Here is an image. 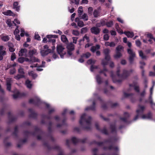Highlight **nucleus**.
<instances>
[{
    "mask_svg": "<svg viewBox=\"0 0 155 155\" xmlns=\"http://www.w3.org/2000/svg\"><path fill=\"white\" fill-rule=\"evenodd\" d=\"M18 26H16V28L14 31V34L15 35H17V34H18L19 33V30L18 29Z\"/></svg>",
    "mask_w": 155,
    "mask_h": 155,
    "instance_id": "obj_58",
    "label": "nucleus"
},
{
    "mask_svg": "<svg viewBox=\"0 0 155 155\" xmlns=\"http://www.w3.org/2000/svg\"><path fill=\"white\" fill-rule=\"evenodd\" d=\"M113 23L112 21H110L106 23L105 22V25L108 27H111L113 25Z\"/></svg>",
    "mask_w": 155,
    "mask_h": 155,
    "instance_id": "obj_41",
    "label": "nucleus"
},
{
    "mask_svg": "<svg viewBox=\"0 0 155 155\" xmlns=\"http://www.w3.org/2000/svg\"><path fill=\"white\" fill-rule=\"evenodd\" d=\"M144 108H145L144 106H139V109L137 110L136 111L137 115L134 118V120H136L138 119V116L139 115L142 114L143 111L144 110Z\"/></svg>",
    "mask_w": 155,
    "mask_h": 155,
    "instance_id": "obj_6",
    "label": "nucleus"
},
{
    "mask_svg": "<svg viewBox=\"0 0 155 155\" xmlns=\"http://www.w3.org/2000/svg\"><path fill=\"white\" fill-rule=\"evenodd\" d=\"M96 62V60H93L92 59H90L88 60L87 61V63L89 64H95Z\"/></svg>",
    "mask_w": 155,
    "mask_h": 155,
    "instance_id": "obj_37",
    "label": "nucleus"
},
{
    "mask_svg": "<svg viewBox=\"0 0 155 155\" xmlns=\"http://www.w3.org/2000/svg\"><path fill=\"white\" fill-rule=\"evenodd\" d=\"M104 45L106 47L110 46V47H114L115 46L116 44L113 41L110 42L107 41L105 42Z\"/></svg>",
    "mask_w": 155,
    "mask_h": 155,
    "instance_id": "obj_14",
    "label": "nucleus"
},
{
    "mask_svg": "<svg viewBox=\"0 0 155 155\" xmlns=\"http://www.w3.org/2000/svg\"><path fill=\"white\" fill-rule=\"evenodd\" d=\"M104 39L106 41H107L109 39V36L107 34H105L103 37Z\"/></svg>",
    "mask_w": 155,
    "mask_h": 155,
    "instance_id": "obj_62",
    "label": "nucleus"
},
{
    "mask_svg": "<svg viewBox=\"0 0 155 155\" xmlns=\"http://www.w3.org/2000/svg\"><path fill=\"white\" fill-rule=\"evenodd\" d=\"M124 51L123 47L120 45H118L116 48V51L121 52Z\"/></svg>",
    "mask_w": 155,
    "mask_h": 155,
    "instance_id": "obj_26",
    "label": "nucleus"
},
{
    "mask_svg": "<svg viewBox=\"0 0 155 155\" xmlns=\"http://www.w3.org/2000/svg\"><path fill=\"white\" fill-rule=\"evenodd\" d=\"M1 39L4 41H8L10 38L8 35L4 36H1Z\"/></svg>",
    "mask_w": 155,
    "mask_h": 155,
    "instance_id": "obj_34",
    "label": "nucleus"
},
{
    "mask_svg": "<svg viewBox=\"0 0 155 155\" xmlns=\"http://www.w3.org/2000/svg\"><path fill=\"white\" fill-rule=\"evenodd\" d=\"M109 61V60H107L105 59H103L102 61L101 64L104 66L107 64L108 61Z\"/></svg>",
    "mask_w": 155,
    "mask_h": 155,
    "instance_id": "obj_40",
    "label": "nucleus"
},
{
    "mask_svg": "<svg viewBox=\"0 0 155 155\" xmlns=\"http://www.w3.org/2000/svg\"><path fill=\"white\" fill-rule=\"evenodd\" d=\"M135 57L136 56H129V61L130 63H132L133 62L134 58H135Z\"/></svg>",
    "mask_w": 155,
    "mask_h": 155,
    "instance_id": "obj_53",
    "label": "nucleus"
},
{
    "mask_svg": "<svg viewBox=\"0 0 155 155\" xmlns=\"http://www.w3.org/2000/svg\"><path fill=\"white\" fill-rule=\"evenodd\" d=\"M107 149L109 150L114 149L115 150H118V147L116 146L114 147L113 145H111L107 148Z\"/></svg>",
    "mask_w": 155,
    "mask_h": 155,
    "instance_id": "obj_43",
    "label": "nucleus"
},
{
    "mask_svg": "<svg viewBox=\"0 0 155 155\" xmlns=\"http://www.w3.org/2000/svg\"><path fill=\"white\" fill-rule=\"evenodd\" d=\"M18 61L20 63H22L24 61V58L23 57H20L18 59Z\"/></svg>",
    "mask_w": 155,
    "mask_h": 155,
    "instance_id": "obj_60",
    "label": "nucleus"
},
{
    "mask_svg": "<svg viewBox=\"0 0 155 155\" xmlns=\"http://www.w3.org/2000/svg\"><path fill=\"white\" fill-rule=\"evenodd\" d=\"M84 38H85V39L87 40V42H89L90 41V40L89 39V38L88 37L87 35H85L84 36Z\"/></svg>",
    "mask_w": 155,
    "mask_h": 155,
    "instance_id": "obj_63",
    "label": "nucleus"
},
{
    "mask_svg": "<svg viewBox=\"0 0 155 155\" xmlns=\"http://www.w3.org/2000/svg\"><path fill=\"white\" fill-rule=\"evenodd\" d=\"M16 70L15 69L12 68L10 69V74H13L15 73Z\"/></svg>",
    "mask_w": 155,
    "mask_h": 155,
    "instance_id": "obj_54",
    "label": "nucleus"
},
{
    "mask_svg": "<svg viewBox=\"0 0 155 155\" xmlns=\"http://www.w3.org/2000/svg\"><path fill=\"white\" fill-rule=\"evenodd\" d=\"M83 12V8L82 6L80 7L78 9V14L79 17L81 16Z\"/></svg>",
    "mask_w": 155,
    "mask_h": 155,
    "instance_id": "obj_36",
    "label": "nucleus"
},
{
    "mask_svg": "<svg viewBox=\"0 0 155 155\" xmlns=\"http://www.w3.org/2000/svg\"><path fill=\"white\" fill-rule=\"evenodd\" d=\"M51 52V50L50 49H48L46 50H43L41 51V53L42 56H45L49 53Z\"/></svg>",
    "mask_w": 155,
    "mask_h": 155,
    "instance_id": "obj_11",
    "label": "nucleus"
},
{
    "mask_svg": "<svg viewBox=\"0 0 155 155\" xmlns=\"http://www.w3.org/2000/svg\"><path fill=\"white\" fill-rule=\"evenodd\" d=\"M91 54L90 53L87 52L82 54V55L81 56V57L85 58H88L91 56Z\"/></svg>",
    "mask_w": 155,
    "mask_h": 155,
    "instance_id": "obj_28",
    "label": "nucleus"
},
{
    "mask_svg": "<svg viewBox=\"0 0 155 155\" xmlns=\"http://www.w3.org/2000/svg\"><path fill=\"white\" fill-rule=\"evenodd\" d=\"M12 83V79L10 78H8L6 79L7 89L9 91H11V85Z\"/></svg>",
    "mask_w": 155,
    "mask_h": 155,
    "instance_id": "obj_9",
    "label": "nucleus"
},
{
    "mask_svg": "<svg viewBox=\"0 0 155 155\" xmlns=\"http://www.w3.org/2000/svg\"><path fill=\"white\" fill-rule=\"evenodd\" d=\"M151 117V114L150 113H149L147 115H143L142 117L143 119H150Z\"/></svg>",
    "mask_w": 155,
    "mask_h": 155,
    "instance_id": "obj_38",
    "label": "nucleus"
},
{
    "mask_svg": "<svg viewBox=\"0 0 155 155\" xmlns=\"http://www.w3.org/2000/svg\"><path fill=\"white\" fill-rule=\"evenodd\" d=\"M140 68L143 69V66L145 65V63L143 61H141L140 62Z\"/></svg>",
    "mask_w": 155,
    "mask_h": 155,
    "instance_id": "obj_57",
    "label": "nucleus"
},
{
    "mask_svg": "<svg viewBox=\"0 0 155 155\" xmlns=\"http://www.w3.org/2000/svg\"><path fill=\"white\" fill-rule=\"evenodd\" d=\"M91 117L84 114L81 117L79 123L83 126L84 128L87 130L90 129L91 127Z\"/></svg>",
    "mask_w": 155,
    "mask_h": 155,
    "instance_id": "obj_2",
    "label": "nucleus"
},
{
    "mask_svg": "<svg viewBox=\"0 0 155 155\" xmlns=\"http://www.w3.org/2000/svg\"><path fill=\"white\" fill-rule=\"evenodd\" d=\"M110 51V50L107 48L103 50V53L105 55V59L107 60H109L110 58L109 55Z\"/></svg>",
    "mask_w": 155,
    "mask_h": 155,
    "instance_id": "obj_8",
    "label": "nucleus"
},
{
    "mask_svg": "<svg viewBox=\"0 0 155 155\" xmlns=\"http://www.w3.org/2000/svg\"><path fill=\"white\" fill-rule=\"evenodd\" d=\"M40 101V99L38 97H36L35 99H31L29 102L30 103L37 104V102H39Z\"/></svg>",
    "mask_w": 155,
    "mask_h": 155,
    "instance_id": "obj_23",
    "label": "nucleus"
},
{
    "mask_svg": "<svg viewBox=\"0 0 155 155\" xmlns=\"http://www.w3.org/2000/svg\"><path fill=\"white\" fill-rule=\"evenodd\" d=\"M107 71V70L105 68H104L103 70V71H100L99 73H103L104 74V75L105 76H106V75L105 74V72L106 71Z\"/></svg>",
    "mask_w": 155,
    "mask_h": 155,
    "instance_id": "obj_59",
    "label": "nucleus"
},
{
    "mask_svg": "<svg viewBox=\"0 0 155 155\" xmlns=\"http://www.w3.org/2000/svg\"><path fill=\"white\" fill-rule=\"evenodd\" d=\"M96 80H97V83L99 84H100L101 83V79L99 75H97V76Z\"/></svg>",
    "mask_w": 155,
    "mask_h": 155,
    "instance_id": "obj_52",
    "label": "nucleus"
},
{
    "mask_svg": "<svg viewBox=\"0 0 155 155\" xmlns=\"http://www.w3.org/2000/svg\"><path fill=\"white\" fill-rule=\"evenodd\" d=\"M133 72V70H131L130 71L124 69L123 71L122 74H120V69L119 68H117L116 72L117 76H114L113 72H111V76L112 77L113 81L114 82L120 83L121 82L123 79L126 78L130 76L131 73Z\"/></svg>",
    "mask_w": 155,
    "mask_h": 155,
    "instance_id": "obj_1",
    "label": "nucleus"
},
{
    "mask_svg": "<svg viewBox=\"0 0 155 155\" xmlns=\"http://www.w3.org/2000/svg\"><path fill=\"white\" fill-rule=\"evenodd\" d=\"M25 85L28 88H31L32 84L31 83V81L28 80H27L25 82Z\"/></svg>",
    "mask_w": 155,
    "mask_h": 155,
    "instance_id": "obj_32",
    "label": "nucleus"
},
{
    "mask_svg": "<svg viewBox=\"0 0 155 155\" xmlns=\"http://www.w3.org/2000/svg\"><path fill=\"white\" fill-rule=\"evenodd\" d=\"M93 106L91 107H87L85 109V110H94L95 109L94 105L95 104V103L94 102H93Z\"/></svg>",
    "mask_w": 155,
    "mask_h": 155,
    "instance_id": "obj_49",
    "label": "nucleus"
},
{
    "mask_svg": "<svg viewBox=\"0 0 155 155\" xmlns=\"http://www.w3.org/2000/svg\"><path fill=\"white\" fill-rule=\"evenodd\" d=\"M6 54V52L5 51H0V57H2V59L3 58V56L5 55Z\"/></svg>",
    "mask_w": 155,
    "mask_h": 155,
    "instance_id": "obj_42",
    "label": "nucleus"
},
{
    "mask_svg": "<svg viewBox=\"0 0 155 155\" xmlns=\"http://www.w3.org/2000/svg\"><path fill=\"white\" fill-rule=\"evenodd\" d=\"M28 74L32 78L35 79L37 77V75L35 73L34 71H31L28 72Z\"/></svg>",
    "mask_w": 155,
    "mask_h": 155,
    "instance_id": "obj_31",
    "label": "nucleus"
},
{
    "mask_svg": "<svg viewBox=\"0 0 155 155\" xmlns=\"http://www.w3.org/2000/svg\"><path fill=\"white\" fill-rule=\"evenodd\" d=\"M6 23L10 27L12 26V21L11 20L8 19L6 21Z\"/></svg>",
    "mask_w": 155,
    "mask_h": 155,
    "instance_id": "obj_44",
    "label": "nucleus"
},
{
    "mask_svg": "<svg viewBox=\"0 0 155 155\" xmlns=\"http://www.w3.org/2000/svg\"><path fill=\"white\" fill-rule=\"evenodd\" d=\"M127 52L130 55V56H136L135 52L133 51L132 49L130 48L127 49Z\"/></svg>",
    "mask_w": 155,
    "mask_h": 155,
    "instance_id": "obj_22",
    "label": "nucleus"
},
{
    "mask_svg": "<svg viewBox=\"0 0 155 155\" xmlns=\"http://www.w3.org/2000/svg\"><path fill=\"white\" fill-rule=\"evenodd\" d=\"M72 33L73 35L75 36H78L79 35V32L77 30H72Z\"/></svg>",
    "mask_w": 155,
    "mask_h": 155,
    "instance_id": "obj_50",
    "label": "nucleus"
},
{
    "mask_svg": "<svg viewBox=\"0 0 155 155\" xmlns=\"http://www.w3.org/2000/svg\"><path fill=\"white\" fill-rule=\"evenodd\" d=\"M57 51L61 58H63L64 56L66 54L65 48L61 45H58L57 47Z\"/></svg>",
    "mask_w": 155,
    "mask_h": 155,
    "instance_id": "obj_3",
    "label": "nucleus"
},
{
    "mask_svg": "<svg viewBox=\"0 0 155 155\" xmlns=\"http://www.w3.org/2000/svg\"><path fill=\"white\" fill-rule=\"evenodd\" d=\"M99 14V12L97 10H95L93 12V15L95 17H97Z\"/></svg>",
    "mask_w": 155,
    "mask_h": 155,
    "instance_id": "obj_51",
    "label": "nucleus"
},
{
    "mask_svg": "<svg viewBox=\"0 0 155 155\" xmlns=\"http://www.w3.org/2000/svg\"><path fill=\"white\" fill-rule=\"evenodd\" d=\"M28 53L30 56H32L33 55H36L37 54V50L35 49L30 50Z\"/></svg>",
    "mask_w": 155,
    "mask_h": 155,
    "instance_id": "obj_21",
    "label": "nucleus"
},
{
    "mask_svg": "<svg viewBox=\"0 0 155 155\" xmlns=\"http://www.w3.org/2000/svg\"><path fill=\"white\" fill-rule=\"evenodd\" d=\"M87 27H84L82 28L81 30V33L82 34L84 33H85L87 32Z\"/></svg>",
    "mask_w": 155,
    "mask_h": 155,
    "instance_id": "obj_48",
    "label": "nucleus"
},
{
    "mask_svg": "<svg viewBox=\"0 0 155 155\" xmlns=\"http://www.w3.org/2000/svg\"><path fill=\"white\" fill-rule=\"evenodd\" d=\"M31 58V61L32 62H38L40 61V60L34 56H30Z\"/></svg>",
    "mask_w": 155,
    "mask_h": 155,
    "instance_id": "obj_27",
    "label": "nucleus"
},
{
    "mask_svg": "<svg viewBox=\"0 0 155 155\" xmlns=\"http://www.w3.org/2000/svg\"><path fill=\"white\" fill-rule=\"evenodd\" d=\"M3 14L6 15L15 16V14L10 10H8L6 11L3 12Z\"/></svg>",
    "mask_w": 155,
    "mask_h": 155,
    "instance_id": "obj_16",
    "label": "nucleus"
},
{
    "mask_svg": "<svg viewBox=\"0 0 155 155\" xmlns=\"http://www.w3.org/2000/svg\"><path fill=\"white\" fill-rule=\"evenodd\" d=\"M71 140L74 144H75L79 141V140L75 137H73L72 138Z\"/></svg>",
    "mask_w": 155,
    "mask_h": 155,
    "instance_id": "obj_46",
    "label": "nucleus"
},
{
    "mask_svg": "<svg viewBox=\"0 0 155 155\" xmlns=\"http://www.w3.org/2000/svg\"><path fill=\"white\" fill-rule=\"evenodd\" d=\"M13 96L14 98L15 99H16L20 97V93L19 92H18L17 93V94H14Z\"/></svg>",
    "mask_w": 155,
    "mask_h": 155,
    "instance_id": "obj_47",
    "label": "nucleus"
},
{
    "mask_svg": "<svg viewBox=\"0 0 155 155\" xmlns=\"http://www.w3.org/2000/svg\"><path fill=\"white\" fill-rule=\"evenodd\" d=\"M130 86L131 87L132 86L134 87V88L135 90L137 92H139V87L137 83L136 82H134L132 84L130 85Z\"/></svg>",
    "mask_w": 155,
    "mask_h": 155,
    "instance_id": "obj_13",
    "label": "nucleus"
},
{
    "mask_svg": "<svg viewBox=\"0 0 155 155\" xmlns=\"http://www.w3.org/2000/svg\"><path fill=\"white\" fill-rule=\"evenodd\" d=\"M124 117L121 118V119L123 121L125 122L126 121L127 118L130 116V115L129 114L127 113H124Z\"/></svg>",
    "mask_w": 155,
    "mask_h": 155,
    "instance_id": "obj_35",
    "label": "nucleus"
},
{
    "mask_svg": "<svg viewBox=\"0 0 155 155\" xmlns=\"http://www.w3.org/2000/svg\"><path fill=\"white\" fill-rule=\"evenodd\" d=\"M61 39L62 41L66 43H67L68 42V40L64 35H62L61 36Z\"/></svg>",
    "mask_w": 155,
    "mask_h": 155,
    "instance_id": "obj_30",
    "label": "nucleus"
},
{
    "mask_svg": "<svg viewBox=\"0 0 155 155\" xmlns=\"http://www.w3.org/2000/svg\"><path fill=\"white\" fill-rule=\"evenodd\" d=\"M47 38L48 39V42H52V45H54L56 40L55 38H57L58 36L56 35H49L46 36Z\"/></svg>",
    "mask_w": 155,
    "mask_h": 155,
    "instance_id": "obj_5",
    "label": "nucleus"
},
{
    "mask_svg": "<svg viewBox=\"0 0 155 155\" xmlns=\"http://www.w3.org/2000/svg\"><path fill=\"white\" fill-rule=\"evenodd\" d=\"M12 23L14 24V25L15 26H16V23L18 24H20V21L17 19H15L14 21H12Z\"/></svg>",
    "mask_w": 155,
    "mask_h": 155,
    "instance_id": "obj_55",
    "label": "nucleus"
},
{
    "mask_svg": "<svg viewBox=\"0 0 155 155\" xmlns=\"http://www.w3.org/2000/svg\"><path fill=\"white\" fill-rule=\"evenodd\" d=\"M18 3L17 2H15L13 3V8L17 12H19L20 10V6L18 5Z\"/></svg>",
    "mask_w": 155,
    "mask_h": 155,
    "instance_id": "obj_18",
    "label": "nucleus"
},
{
    "mask_svg": "<svg viewBox=\"0 0 155 155\" xmlns=\"http://www.w3.org/2000/svg\"><path fill=\"white\" fill-rule=\"evenodd\" d=\"M122 56V54L120 52H118L116 51V54L114 55V58L116 59H117L120 58Z\"/></svg>",
    "mask_w": 155,
    "mask_h": 155,
    "instance_id": "obj_33",
    "label": "nucleus"
},
{
    "mask_svg": "<svg viewBox=\"0 0 155 155\" xmlns=\"http://www.w3.org/2000/svg\"><path fill=\"white\" fill-rule=\"evenodd\" d=\"M100 46L98 45H97L95 46H92L91 47L90 50L92 52H94L97 50H98L100 48Z\"/></svg>",
    "mask_w": 155,
    "mask_h": 155,
    "instance_id": "obj_15",
    "label": "nucleus"
},
{
    "mask_svg": "<svg viewBox=\"0 0 155 155\" xmlns=\"http://www.w3.org/2000/svg\"><path fill=\"white\" fill-rule=\"evenodd\" d=\"M68 54L71 56L72 54V51L74 49V46L72 43L68 44L67 46Z\"/></svg>",
    "mask_w": 155,
    "mask_h": 155,
    "instance_id": "obj_4",
    "label": "nucleus"
},
{
    "mask_svg": "<svg viewBox=\"0 0 155 155\" xmlns=\"http://www.w3.org/2000/svg\"><path fill=\"white\" fill-rule=\"evenodd\" d=\"M18 73L24 75L25 74V72L24 71L23 69L21 67H20L18 69Z\"/></svg>",
    "mask_w": 155,
    "mask_h": 155,
    "instance_id": "obj_45",
    "label": "nucleus"
},
{
    "mask_svg": "<svg viewBox=\"0 0 155 155\" xmlns=\"http://www.w3.org/2000/svg\"><path fill=\"white\" fill-rule=\"evenodd\" d=\"M127 36L128 38H132L134 35V33L133 32H130L129 31L124 32V33Z\"/></svg>",
    "mask_w": 155,
    "mask_h": 155,
    "instance_id": "obj_29",
    "label": "nucleus"
},
{
    "mask_svg": "<svg viewBox=\"0 0 155 155\" xmlns=\"http://www.w3.org/2000/svg\"><path fill=\"white\" fill-rule=\"evenodd\" d=\"M98 27L97 26L92 27L90 29L91 32L95 35L99 34L100 32L101 29Z\"/></svg>",
    "mask_w": 155,
    "mask_h": 155,
    "instance_id": "obj_7",
    "label": "nucleus"
},
{
    "mask_svg": "<svg viewBox=\"0 0 155 155\" xmlns=\"http://www.w3.org/2000/svg\"><path fill=\"white\" fill-rule=\"evenodd\" d=\"M105 25V22L103 19H101L100 22L97 23L96 24V26L97 27H100L101 26H104Z\"/></svg>",
    "mask_w": 155,
    "mask_h": 155,
    "instance_id": "obj_17",
    "label": "nucleus"
},
{
    "mask_svg": "<svg viewBox=\"0 0 155 155\" xmlns=\"http://www.w3.org/2000/svg\"><path fill=\"white\" fill-rule=\"evenodd\" d=\"M136 45L137 46H140L141 45L140 41L139 40H137L136 41Z\"/></svg>",
    "mask_w": 155,
    "mask_h": 155,
    "instance_id": "obj_64",
    "label": "nucleus"
},
{
    "mask_svg": "<svg viewBox=\"0 0 155 155\" xmlns=\"http://www.w3.org/2000/svg\"><path fill=\"white\" fill-rule=\"evenodd\" d=\"M75 21L77 22L78 25L80 27H82L84 26V22L81 21L80 20V18H76L75 19Z\"/></svg>",
    "mask_w": 155,
    "mask_h": 155,
    "instance_id": "obj_12",
    "label": "nucleus"
},
{
    "mask_svg": "<svg viewBox=\"0 0 155 155\" xmlns=\"http://www.w3.org/2000/svg\"><path fill=\"white\" fill-rule=\"evenodd\" d=\"M139 56L140 57H141V59H147V56L144 54L142 51H139Z\"/></svg>",
    "mask_w": 155,
    "mask_h": 155,
    "instance_id": "obj_25",
    "label": "nucleus"
},
{
    "mask_svg": "<svg viewBox=\"0 0 155 155\" xmlns=\"http://www.w3.org/2000/svg\"><path fill=\"white\" fill-rule=\"evenodd\" d=\"M98 68V66H94L91 65V71H93L94 69H97Z\"/></svg>",
    "mask_w": 155,
    "mask_h": 155,
    "instance_id": "obj_61",
    "label": "nucleus"
},
{
    "mask_svg": "<svg viewBox=\"0 0 155 155\" xmlns=\"http://www.w3.org/2000/svg\"><path fill=\"white\" fill-rule=\"evenodd\" d=\"M27 53V49L25 48L21 49L19 52L18 55L20 57L25 56Z\"/></svg>",
    "mask_w": 155,
    "mask_h": 155,
    "instance_id": "obj_10",
    "label": "nucleus"
},
{
    "mask_svg": "<svg viewBox=\"0 0 155 155\" xmlns=\"http://www.w3.org/2000/svg\"><path fill=\"white\" fill-rule=\"evenodd\" d=\"M153 87L152 86V87H151L150 89V95H151L150 96V97H149V98L150 102L151 105L152 106H155V103H154L153 102V100L151 98V96L152 94V91H153Z\"/></svg>",
    "mask_w": 155,
    "mask_h": 155,
    "instance_id": "obj_20",
    "label": "nucleus"
},
{
    "mask_svg": "<svg viewBox=\"0 0 155 155\" xmlns=\"http://www.w3.org/2000/svg\"><path fill=\"white\" fill-rule=\"evenodd\" d=\"M79 17L81 19H83L84 21H87L88 20V17L86 13H84L83 15H82L81 16Z\"/></svg>",
    "mask_w": 155,
    "mask_h": 155,
    "instance_id": "obj_24",
    "label": "nucleus"
},
{
    "mask_svg": "<svg viewBox=\"0 0 155 155\" xmlns=\"http://www.w3.org/2000/svg\"><path fill=\"white\" fill-rule=\"evenodd\" d=\"M24 77L25 76L24 75L20 74H17V75L15 76L14 78L17 80H18L21 78Z\"/></svg>",
    "mask_w": 155,
    "mask_h": 155,
    "instance_id": "obj_39",
    "label": "nucleus"
},
{
    "mask_svg": "<svg viewBox=\"0 0 155 155\" xmlns=\"http://www.w3.org/2000/svg\"><path fill=\"white\" fill-rule=\"evenodd\" d=\"M8 43L9 51L11 52H14L15 51V49L14 48V46L10 42H8Z\"/></svg>",
    "mask_w": 155,
    "mask_h": 155,
    "instance_id": "obj_19",
    "label": "nucleus"
},
{
    "mask_svg": "<svg viewBox=\"0 0 155 155\" xmlns=\"http://www.w3.org/2000/svg\"><path fill=\"white\" fill-rule=\"evenodd\" d=\"M16 58V55L15 53H12L11 56V60L12 61H13Z\"/></svg>",
    "mask_w": 155,
    "mask_h": 155,
    "instance_id": "obj_56",
    "label": "nucleus"
}]
</instances>
